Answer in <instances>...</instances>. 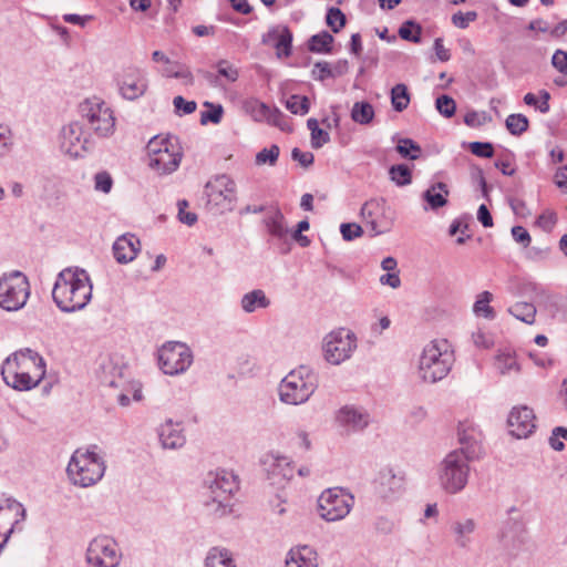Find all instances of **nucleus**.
<instances>
[{"instance_id": "50", "label": "nucleus", "mask_w": 567, "mask_h": 567, "mask_svg": "<svg viewBox=\"0 0 567 567\" xmlns=\"http://www.w3.org/2000/svg\"><path fill=\"white\" fill-rule=\"evenodd\" d=\"M326 23L332 32L338 33L346 24V16L339 8H329L326 14Z\"/></svg>"}, {"instance_id": "24", "label": "nucleus", "mask_w": 567, "mask_h": 567, "mask_svg": "<svg viewBox=\"0 0 567 567\" xmlns=\"http://www.w3.org/2000/svg\"><path fill=\"white\" fill-rule=\"evenodd\" d=\"M457 434L461 447L453 452H462L471 461L480 458L483 454L481 431L462 424Z\"/></svg>"}, {"instance_id": "18", "label": "nucleus", "mask_w": 567, "mask_h": 567, "mask_svg": "<svg viewBox=\"0 0 567 567\" xmlns=\"http://www.w3.org/2000/svg\"><path fill=\"white\" fill-rule=\"evenodd\" d=\"M204 194L207 205H231L236 202V184L229 176L218 175L206 183Z\"/></svg>"}, {"instance_id": "43", "label": "nucleus", "mask_w": 567, "mask_h": 567, "mask_svg": "<svg viewBox=\"0 0 567 567\" xmlns=\"http://www.w3.org/2000/svg\"><path fill=\"white\" fill-rule=\"evenodd\" d=\"M260 110H261V114L266 117V120L269 124L279 127L281 131L290 130L287 117L279 109L269 107L265 103H261Z\"/></svg>"}, {"instance_id": "12", "label": "nucleus", "mask_w": 567, "mask_h": 567, "mask_svg": "<svg viewBox=\"0 0 567 567\" xmlns=\"http://www.w3.org/2000/svg\"><path fill=\"white\" fill-rule=\"evenodd\" d=\"M357 347L355 334L348 329L340 328L323 338V358L328 363L339 365L352 357Z\"/></svg>"}, {"instance_id": "56", "label": "nucleus", "mask_w": 567, "mask_h": 567, "mask_svg": "<svg viewBox=\"0 0 567 567\" xmlns=\"http://www.w3.org/2000/svg\"><path fill=\"white\" fill-rule=\"evenodd\" d=\"M178 207V219L181 223L193 226L197 221V215L195 213L186 210L188 207V202L186 199H181L177 202Z\"/></svg>"}, {"instance_id": "39", "label": "nucleus", "mask_w": 567, "mask_h": 567, "mask_svg": "<svg viewBox=\"0 0 567 567\" xmlns=\"http://www.w3.org/2000/svg\"><path fill=\"white\" fill-rule=\"evenodd\" d=\"M334 38L328 31H321L310 37L308 49L313 53H331Z\"/></svg>"}, {"instance_id": "15", "label": "nucleus", "mask_w": 567, "mask_h": 567, "mask_svg": "<svg viewBox=\"0 0 567 567\" xmlns=\"http://www.w3.org/2000/svg\"><path fill=\"white\" fill-rule=\"evenodd\" d=\"M121 559L117 543L107 536L95 537L86 549V561L91 567H118Z\"/></svg>"}, {"instance_id": "5", "label": "nucleus", "mask_w": 567, "mask_h": 567, "mask_svg": "<svg viewBox=\"0 0 567 567\" xmlns=\"http://www.w3.org/2000/svg\"><path fill=\"white\" fill-rule=\"evenodd\" d=\"M454 363L453 351L446 340H434L426 344L420 355L417 374L426 383H436L450 373Z\"/></svg>"}, {"instance_id": "20", "label": "nucleus", "mask_w": 567, "mask_h": 567, "mask_svg": "<svg viewBox=\"0 0 567 567\" xmlns=\"http://www.w3.org/2000/svg\"><path fill=\"white\" fill-rule=\"evenodd\" d=\"M508 432L516 439L528 437L536 429L534 411L526 406H514L507 417Z\"/></svg>"}, {"instance_id": "58", "label": "nucleus", "mask_w": 567, "mask_h": 567, "mask_svg": "<svg viewBox=\"0 0 567 567\" xmlns=\"http://www.w3.org/2000/svg\"><path fill=\"white\" fill-rule=\"evenodd\" d=\"M342 238L347 241L353 240L363 234V229L355 223H343L340 226Z\"/></svg>"}, {"instance_id": "4", "label": "nucleus", "mask_w": 567, "mask_h": 567, "mask_svg": "<svg viewBox=\"0 0 567 567\" xmlns=\"http://www.w3.org/2000/svg\"><path fill=\"white\" fill-rule=\"evenodd\" d=\"M97 451V445L74 451L66 467L68 476L74 485L90 487L102 480L106 465Z\"/></svg>"}, {"instance_id": "13", "label": "nucleus", "mask_w": 567, "mask_h": 567, "mask_svg": "<svg viewBox=\"0 0 567 567\" xmlns=\"http://www.w3.org/2000/svg\"><path fill=\"white\" fill-rule=\"evenodd\" d=\"M61 151L70 157H84L86 153L95 147L91 133H84L81 122H71L61 130Z\"/></svg>"}, {"instance_id": "31", "label": "nucleus", "mask_w": 567, "mask_h": 567, "mask_svg": "<svg viewBox=\"0 0 567 567\" xmlns=\"http://www.w3.org/2000/svg\"><path fill=\"white\" fill-rule=\"evenodd\" d=\"M476 523L472 518H465L453 523L454 540L460 548L467 549L472 542L471 535L475 532Z\"/></svg>"}, {"instance_id": "8", "label": "nucleus", "mask_w": 567, "mask_h": 567, "mask_svg": "<svg viewBox=\"0 0 567 567\" xmlns=\"http://www.w3.org/2000/svg\"><path fill=\"white\" fill-rule=\"evenodd\" d=\"M471 460L462 452H450L440 463L437 478L440 486L449 494L463 491L470 475Z\"/></svg>"}, {"instance_id": "62", "label": "nucleus", "mask_w": 567, "mask_h": 567, "mask_svg": "<svg viewBox=\"0 0 567 567\" xmlns=\"http://www.w3.org/2000/svg\"><path fill=\"white\" fill-rule=\"evenodd\" d=\"M329 141V133L322 128L312 130V132L310 133V143L311 146L316 150L321 148Z\"/></svg>"}, {"instance_id": "35", "label": "nucleus", "mask_w": 567, "mask_h": 567, "mask_svg": "<svg viewBox=\"0 0 567 567\" xmlns=\"http://www.w3.org/2000/svg\"><path fill=\"white\" fill-rule=\"evenodd\" d=\"M494 364L497 371L503 375L512 372L518 373L520 371V365L516 360L515 353L509 350L498 351Z\"/></svg>"}, {"instance_id": "23", "label": "nucleus", "mask_w": 567, "mask_h": 567, "mask_svg": "<svg viewBox=\"0 0 567 567\" xmlns=\"http://www.w3.org/2000/svg\"><path fill=\"white\" fill-rule=\"evenodd\" d=\"M404 487V477L395 473L393 468H382L375 480V488L379 495L384 499L398 497Z\"/></svg>"}, {"instance_id": "55", "label": "nucleus", "mask_w": 567, "mask_h": 567, "mask_svg": "<svg viewBox=\"0 0 567 567\" xmlns=\"http://www.w3.org/2000/svg\"><path fill=\"white\" fill-rule=\"evenodd\" d=\"M312 78L317 81H324L333 78L331 64L327 61L316 62L311 71Z\"/></svg>"}, {"instance_id": "26", "label": "nucleus", "mask_w": 567, "mask_h": 567, "mask_svg": "<svg viewBox=\"0 0 567 567\" xmlns=\"http://www.w3.org/2000/svg\"><path fill=\"white\" fill-rule=\"evenodd\" d=\"M140 247V239L135 235L124 234L113 244L114 258L118 264H128L136 258Z\"/></svg>"}, {"instance_id": "47", "label": "nucleus", "mask_w": 567, "mask_h": 567, "mask_svg": "<svg viewBox=\"0 0 567 567\" xmlns=\"http://www.w3.org/2000/svg\"><path fill=\"white\" fill-rule=\"evenodd\" d=\"M506 128L512 135L519 136L528 130V118L520 113L509 114L505 121Z\"/></svg>"}, {"instance_id": "17", "label": "nucleus", "mask_w": 567, "mask_h": 567, "mask_svg": "<svg viewBox=\"0 0 567 567\" xmlns=\"http://www.w3.org/2000/svg\"><path fill=\"white\" fill-rule=\"evenodd\" d=\"M25 519V508L13 498L0 501V536L7 543L16 529L21 530V523Z\"/></svg>"}, {"instance_id": "36", "label": "nucleus", "mask_w": 567, "mask_h": 567, "mask_svg": "<svg viewBox=\"0 0 567 567\" xmlns=\"http://www.w3.org/2000/svg\"><path fill=\"white\" fill-rule=\"evenodd\" d=\"M493 300V293L485 290L482 291L474 305H473V312L477 317H483L488 320H494L496 318V312L493 307L489 306V302Z\"/></svg>"}, {"instance_id": "10", "label": "nucleus", "mask_w": 567, "mask_h": 567, "mask_svg": "<svg viewBox=\"0 0 567 567\" xmlns=\"http://www.w3.org/2000/svg\"><path fill=\"white\" fill-rule=\"evenodd\" d=\"M158 367L164 374L185 373L194 361L192 349L181 341H167L157 351Z\"/></svg>"}, {"instance_id": "33", "label": "nucleus", "mask_w": 567, "mask_h": 567, "mask_svg": "<svg viewBox=\"0 0 567 567\" xmlns=\"http://www.w3.org/2000/svg\"><path fill=\"white\" fill-rule=\"evenodd\" d=\"M204 567H236V564L227 548L212 547L205 557Z\"/></svg>"}, {"instance_id": "49", "label": "nucleus", "mask_w": 567, "mask_h": 567, "mask_svg": "<svg viewBox=\"0 0 567 567\" xmlns=\"http://www.w3.org/2000/svg\"><path fill=\"white\" fill-rule=\"evenodd\" d=\"M286 107L292 114L305 115L309 112L310 109L309 99L305 95L293 94L287 99Z\"/></svg>"}, {"instance_id": "63", "label": "nucleus", "mask_w": 567, "mask_h": 567, "mask_svg": "<svg viewBox=\"0 0 567 567\" xmlns=\"http://www.w3.org/2000/svg\"><path fill=\"white\" fill-rule=\"evenodd\" d=\"M553 66L561 74H567V52L564 50H556L551 58Z\"/></svg>"}, {"instance_id": "29", "label": "nucleus", "mask_w": 567, "mask_h": 567, "mask_svg": "<svg viewBox=\"0 0 567 567\" xmlns=\"http://www.w3.org/2000/svg\"><path fill=\"white\" fill-rule=\"evenodd\" d=\"M292 32L288 27H274L264 37L262 43L275 40L278 56H289L292 52Z\"/></svg>"}, {"instance_id": "57", "label": "nucleus", "mask_w": 567, "mask_h": 567, "mask_svg": "<svg viewBox=\"0 0 567 567\" xmlns=\"http://www.w3.org/2000/svg\"><path fill=\"white\" fill-rule=\"evenodd\" d=\"M113 186V179L107 172H99L94 176V187L104 194L111 192Z\"/></svg>"}, {"instance_id": "61", "label": "nucleus", "mask_w": 567, "mask_h": 567, "mask_svg": "<svg viewBox=\"0 0 567 567\" xmlns=\"http://www.w3.org/2000/svg\"><path fill=\"white\" fill-rule=\"evenodd\" d=\"M176 112L181 114H192L195 112L197 104L195 101H186L183 96H175L173 100Z\"/></svg>"}, {"instance_id": "40", "label": "nucleus", "mask_w": 567, "mask_h": 567, "mask_svg": "<svg viewBox=\"0 0 567 567\" xmlns=\"http://www.w3.org/2000/svg\"><path fill=\"white\" fill-rule=\"evenodd\" d=\"M374 109L371 103L367 101L355 102L351 110V118L353 122L368 125L374 118Z\"/></svg>"}, {"instance_id": "27", "label": "nucleus", "mask_w": 567, "mask_h": 567, "mask_svg": "<svg viewBox=\"0 0 567 567\" xmlns=\"http://www.w3.org/2000/svg\"><path fill=\"white\" fill-rule=\"evenodd\" d=\"M158 439L163 449L176 450L186 443L184 429L181 423L167 420L157 430Z\"/></svg>"}, {"instance_id": "14", "label": "nucleus", "mask_w": 567, "mask_h": 567, "mask_svg": "<svg viewBox=\"0 0 567 567\" xmlns=\"http://www.w3.org/2000/svg\"><path fill=\"white\" fill-rule=\"evenodd\" d=\"M360 214L372 236L388 233L394 223V213L384 198L367 200L361 207Z\"/></svg>"}, {"instance_id": "6", "label": "nucleus", "mask_w": 567, "mask_h": 567, "mask_svg": "<svg viewBox=\"0 0 567 567\" xmlns=\"http://www.w3.org/2000/svg\"><path fill=\"white\" fill-rule=\"evenodd\" d=\"M319 385L318 374L308 365L291 370L280 382L278 394L281 402L290 405L306 403Z\"/></svg>"}, {"instance_id": "34", "label": "nucleus", "mask_w": 567, "mask_h": 567, "mask_svg": "<svg viewBox=\"0 0 567 567\" xmlns=\"http://www.w3.org/2000/svg\"><path fill=\"white\" fill-rule=\"evenodd\" d=\"M240 305L245 312L251 313L258 308H268L270 306V300L266 297V293L261 289H255L241 297Z\"/></svg>"}, {"instance_id": "25", "label": "nucleus", "mask_w": 567, "mask_h": 567, "mask_svg": "<svg viewBox=\"0 0 567 567\" xmlns=\"http://www.w3.org/2000/svg\"><path fill=\"white\" fill-rule=\"evenodd\" d=\"M182 153L172 147H164L162 152L148 158V166L158 174H171L175 172L181 163Z\"/></svg>"}, {"instance_id": "28", "label": "nucleus", "mask_w": 567, "mask_h": 567, "mask_svg": "<svg viewBox=\"0 0 567 567\" xmlns=\"http://www.w3.org/2000/svg\"><path fill=\"white\" fill-rule=\"evenodd\" d=\"M286 567H319V555L309 545L290 548L285 560Z\"/></svg>"}, {"instance_id": "16", "label": "nucleus", "mask_w": 567, "mask_h": 567, "mask_svg": "<svg viewBox=\"0 0 567 567\" xmlns=\"http://www.w3.org/2000/svg\"><path fill=\"white\" fill-rule=\"evenodd\" d=\"M261 464L271 485L282 486L293 477L295 467L287 456L270 452L262 456Z\"/></svg>"}, {"instance_id": "48", "label": "nucleus", "mask_w": 567, "mask_h": 567, "mask_svg": "<svg viewBox=\"0 0 567 567\" xmlns=\"http://www.w3.org/2000/svg\"><path fill=\"white\" fill-rule=\"evenodd\" d=\"M204 106L208 107L207 111L200 113V124L206 125L208 123L218 124L220 123L224 114V109L220 104H214L205 102Z\"/></svg>"}, {"instance_id": "38", "label": "nucleus", "mask_w": 567, "mask_h": 567, "mask_svg": "<svg viewBox=\"0 0 567 567\" xmlns=\"http://www.w3.org/2000/svg\"><path fill=\"white\" fill-rule=\"evenodd\" d=\"M507 312L524 323L533 324L537 310L533 303L516 302L507 309Z\"/></svg>"}, {"instance_id": "60", "label": "nucleus", "mask_w": 567, "mask_h": 567, "mask_svg": "<svg viewBox=\"0 0 567 567\" xmlns=\"http://www.w3.org/2000/svg\"><path fill=\"white\" fill-rule=\"evenodd\" d=\"M476 18L477 13L475 11H467L465 13L458 11L452 16V22L455 27L465 29L468 27L470 22L475 21Z\"/></svg>"}, {"instance_id": "42", "label": "nucleus", "mask_w": 567, "mask_h": 567, "mask_svg": "<svg viewBox=\"0 0 567 567\" xmlns=\"http://www.w3.org/2000/svg\"><path fill=\"white\" fill-rule=\"evenodd\" d=\"M391 104L394 111L403 112L410 104V93L403 83L395 84L391 89Z\"/></svg>"}, {"instance_id": "30", "label": "nucleus", "mask_w": 567, "mask_h": 567, "mask_svg": "<svg viewBox=\"0 0 567 567\" xmlns=\"http://www.w3.org/2000/svg\"><path fill=\"white\" fill-rule=\"evenodd\" d=\"M262 223L268 234L272 238L282 243L287 241L289 230L286 224L285 216L279 208H272L268 210L262 219Z\"/></svg>"}, {"instance_id": "64", "label": "nucleus", "mask_w": 567, "mask_h": 567, "mask_svg": "<svg viewBox=\"0 0 567 567\" xmlns=\"http://www.w3.org/2000/svg\"><path fill=\"white\" fill-rule=\"evenodd\" d=\"M557 223V216L554 212H544L537 218V225L545 231H550Z\"/></svg>"}, {"instance_id": "11", "label": "nucleus", "mask_w": 567, "mask_h": 567, "mask_svg": "<svg viewBox=\"0 0 567 567\" xmlns=\"http://www.w3.org/2000/svg\"><path fill=\"white\" fill-rule=\"evenodd\" d=\"M30 296L28 278L20 271H12L0 278V307L17 311L24 307Z\"/></svg>"}, {"instance_id": "53", "label": "nucleus", "mask_w": 567, "mask_h": 567, "mask_svg": "<svg viewBox=\"0 0 567 567\" xmlns=\"http://www.w3.org/2000/svg\"><path fill=\"white\" fill-rule=\"evenodd\" d=\"M280 154V150L277 145H271L269 148H262L256 155V164L257 165H275L278 161Z\"/></svg>"}, {"instance_id": "7", "label": "nucleus", "mask_w": 567, "mask_h": 567, "mask_svg": "<svg viewBox=\"0 0 567 567\" xmlns=\"http://www.w3.org/2000/svg\"><path fill=\"white\" fill-rule=\"evenodd\" d=\"M81 123L91 135L107 138L115 132V116L111 106L101 97L93 96L79 105Z\"/></svg>"}, {"instance_id": "1", "label": "nucleus", "mask_w": 567, "mask_h": 567, "mask_svg": "<svg viewBox=\"0 0 567 567\" xmlns=\"http://www.w3.org/2000/svg\"><path fill=\"white\" fill-rule=\"evenodd\" d=\"M93 286L86 270L79 267L62 269L52 289V299L65 313L84 309L92 298Z\"/></svg>"}, {"instance_id": "44", "label": "nucleus", "mask_w": 567, "mask_h": 567, "mask_svg": "<svg viewBox=\"0 0 567 567\" xmlns=\"http://www.w3.org/2000/svg\"><path fill=\"white\" fill-rule=\"evenodd\" d=\"M398 34L402 40L413 43H420L422 35V27L415 20L410 19L401 24Z\"/></svg>"}, {"instance_id": "9", "label": "nucleus", "mask_w": 567, "mask_h": 567, "mask_svg": "<svg viewBox=\"0 0 567 567\" xmlns=\"http://www.w3.org/2000/svg\"><path fill=\"white\" fill-rule=\"evenodd\" d=\"M354 506V496L342 487L327 488L318 498V514L326 522L346 518Z\"/></svg>"}, {"instance_id": "45", "label": "nucleus", "mask_w": 567, "mask_h": 567, "mask_svg": "<svg viewBox=\"0 0 567 567\" xmlns=\"http://www.w3.org/2000/svg\"><path fill=\"white\" fill-rule=\"evenodd\" d=\"M396 152L403 157L411 161L421 156V146L411 138L404 137L398 141Z\"/></svg>"}, {"instance_id": "46", "label": "nucleus", "mask_w": 567, "mask_h": 567, "mask_svg": "<svg viewBox=\"0 0 567 567\" xmlns=\"http://www.w3.org/2000/svg\"><path fill=\"white\" fill-rule=\"evenodd\" d=\"M389 175L390 179L400 187L406 186L412 182V172L405 164L392 165L389 169Z\"/></svg>"}, {"instance_id": "54", "label": "nucleus", "mask_w": 567, "mask_h": 567, "mask_svg": "<svg viewBox=\"0 0 567 567\" xmlns=\"http://www.w3.org/2000/svg\"><path fill=\"white\" fill-rule=\"evenodd\" d=\"M468 148L477 157L491 158L494 156V147L489 142H471Z\"/></svg>"}, {"instance_id": "19", "label": "nucleus", "mask_w": 567, "mask_h": 567, "mask_svg": "<svg viewBox=\"0 0 567 567\" xmlns=\"http://www.w3.org/2000/svg\"><path fill=\"white\" fill-rule=\"evenodd\" d=\"M117 86L123 99L134 101L145 94L148 82L142 70L127 68L118 75Z\"/></svg>"}, {"instance_id": "52", "label": "nucleus", "mask_w": 567, "mask_h": 567, "mask_svg": "<svg viewBox=\"0 0 567 567\" xmlns=\"http://www.w3.org/2000/svg\"><path fill=\"white\" fill-rule=\"evenodd\" d=\"M436 110L446 118L452 117L456 111L455 101L449 95H440L435 101Z\"/></svg>"}, {"instance_id": "22", "label": "nucleus", "mask_w": 567, "mask_h": 567, "mask_svg": "<svg viewBox=\"0 0 567 567\" xmlns=\"http://www.w3.org/2000/svg\"><path fill=\"white\" fill-rule=\"evenodd\" d=\"M527 530L522 519L509 517L499 533L502 546L511 553H516L527 543Z\"/></svg>"}, {"instance_id": "51", "label": "nucleus", "mask_w": 567, "mask_h": 567, "mask_svg": "<svg viewBox=\"0 0 567 567\" xmlns=\"http://www.w3.org/2000/svg\"><path fill=\"white\" fill-rule=\"evenodd\" d=\"M13 133L9 125L0 123V158L7 156L13 147Z\"/></svg>"}, {"instance_id": "21", "label": "nucleus", "mask_w": 567, "mask_h": 567, "mask_svg": "<svg viewBox=\"0 0 567 567\" xmlns=\"http://www.w3.org/2000/svg\"><path fill=\"white\" fill-rule=\"evenodd\" d=\"M336 422L343 433H357L363 431L370 423L369 413L355 405H344L336 414Z\"/></svg>"}, {"instance_id": "41", "label": "nucleus", "mask_w": 567, "mask_h": 567, "mask_svg": "<svg viewBox=\"0 0 567 567\" xmlns=\"http://www.w3.org/2000/svg\"><path fill=\"white\" fill-rule=\"evenodd\" d=\"M162 73L167 78L181 79L185 84H193L194 82V76L190 70L178 62L168 61V63L163 68Z\"/></svg>"}, {"instance_id": "59", "label": "nucleus", "mask_w": 567, "mask_h": 567, "mask_svg": "<svg viewBox=\"0 0 567 567\" xmlns=\"http://www.w3.org/2000/svg\"><path fill=\"white\" fill-rule=\"evenodd\" d=\"M172 145L171 138H158L154 136L146 146L148 158L162 152L164 147H172Z\"/></svg>"}, {"instance_id": "32", "label": "nucleus", "mask_w": 567, "mask_h": 567, "mask_svg": "<svg viewBox=\"0 0 567 567\" xmlns=\"http://www.w3.org/2000/svg\"><path fill=\"white\" fill-rule=\"evenodd\" d=\"M449 194L447 185L439 182L430 186L422 194V198L429 204L431 209L436 210L447 204Z\"/></svg>"}, {"instance_id": "2", "label": "nucleus", "mask_w": 567, "mask_h": 567, "mask_svg": "<svg viewBox=\"0 0 567 567\" xmlns=\"http://www.w3.org/2000/svg\"><path fill=\"white\" fill-rule=\"evenodd\" d=\"M1 375L8 386L17 391H29L44 378L45 361L30 348L20 349L3 361Z\"/></svg>"}, {"instance_id": "3", "label": "nucleus", "mask_w": 567, "mask_h": 567, "mask_svg": "<svg viewBox=\"0 0 567 567\" xmlns=\"http://www.w3.org/2000/svg\"><path fill=\"white\" fill-rule=\"evenodd\" d=\"M238 489L236 476L225 470L210 472L205 481L203 505L214 517H224L231 513V498Z\"/></svg>"}, {"instance_id": "37", "label": "nucleus", "mask_w": 567, "mask_h": 567, "mask_svg": "<svg viewBox=\"0 0 567 567\" xmlns=\"http://www.w3.org/2000/svg\"><path fill=\"white\" fill-rule=\"evenodd\" d=\"M216 68H217V74H213V73L208 72L205 75V78L209 81L210 84H213L215 86L218 85L219 76L225 78L229 82L237 81V79L239 76V72L228 61H226V60L218 61Z\"/></svg>"}]
</instances>
